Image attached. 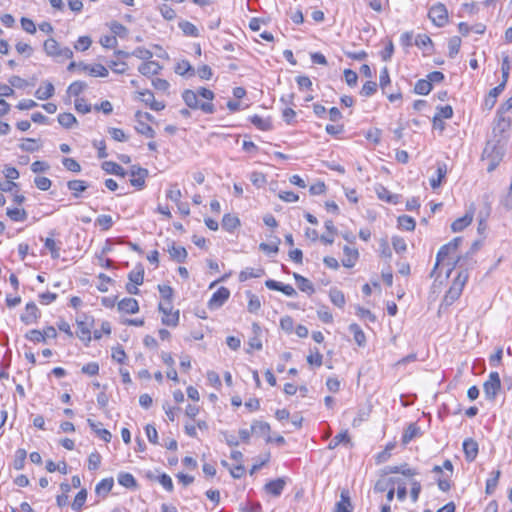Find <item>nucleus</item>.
I'll use <instances>...</instances> for the list:
<instances>
[{
    "mask_svg": "<svg viewBox=\"0 0 512 512\" xmlns=\"http://www.w3.org/2000/svg\"><path fill=\"white\" fill-rule=\"evenodd\" d=\"M101 463V455L98 452H92L88 457V469L96 470Z\"/></svg>",
    "mask_w": 512,
    "mask_h": 512,
    "instance_id": "69168bd1",
    "label": "nucleus"
},
{
    "mask_svg": "<svg viewBox=\"0 0 512 512\" xmlns=\"http://www.w3.org/2000/svg\"><path fill=\"white\" fill-rule=\"evenodd\" d=\"M166 197L177 204L180 203L182 194L176 184L170 186V189L166 193Z\"/></svg>",
    "mask_w": 512,
    "mask_h": 512,
    "instance_id": "680f3d73",
    "label": "nucleus"
},
{
    "mask_svg": "<svg viewBox=\"0 0 512 512\" xmlns=\"http://www.w3.org/2000/svg\"><path fill=\"white\" fill-rule=\"evenodd\" d=\"M214 97V92L204 87L196 90L187 89L182 93V98L189 108L200 109L206 114H212L215 111L212 103Z\"/></svg>",
    "mask_w": 512,
    "mask_h": 512,
    "instance_id": "f257e3e1",
    "label": "nucleus"
},
{
    "mask_svg": "<svg viewBox=\"0 0 512 512\" xmlns=\"http://www.w3.org/2000/svg\"><path fill=\"white\" fill-rule=\"evenodd\" d=\"M34 183L39 190L47 191L50 189L52 182L49 178L38 176L34 179Z\"/></svg>",
    "mask_w": 512,
    "mask_h": 512,
    "instance_id": "e2e57ef3",
    "label": "nucleus"
},
{
    "mask_svg": "<svg viewBox=\"0 0 512 512\" xmlns=\"http://www.w3.org/2000/svg\"><path fill=\"white\" fill-rule=\"evenodd\" d=\"M420 435V428L415 424L411 423L405 430L402 436L403 444H408L411 440Z\"/></svg>",
    "mask_w": 512,
    "mask_h": 512,
    "instance_id": "f704fd0d",
    "label": "nucleus"
},
{
    "mask_svg": "<svg viewBox=\"0 0 512 512\" xmlns=\"http://www.w3.org/2000/svg\"><path fill=\"white\" fill-rule=\"evenodd\" d=\"M78 68L82 71L88 72L89 75L94 77H107L109 72L102 64L87 65L85 63H78Z\"/></svg>",
    "mask_w": 512,
    "mask_h": 512,
    "instance_id": "9b49d317",
    "label": "nucleus"
},
{
    "mask_svg": "<svg viewBox=\"0 0 512 512\" xmlns=\"http://www.w3.org/2000/svg\"><path fill=\"white\" fill-rule=\"evenodd\" d=\"M86 87V83L82 81H75L69 85L67 93L70 96H78L86 89Z\"/></svg>",
    "mask_w": 512,
    "mask_h": 512,
    "instance_id": "603ef678",
    "label": "nucleus"
},
{
    "mask_svg": "<svg viewBox=\"0 0 512 512\" xmlns=\"http://www.w3.org/2000/svg\"><path fill=\"white\" fill-rule=\"evenodd\" d=\"M353 507L347 491H342L340 501L336 503V512H352Z\"/></svg>",
    "mask_w": 512,
    "mask_h": 512,
    "instance_id": "a878e982",
    "label": "nucleus"
},
{
    "mask_svg": "<svg viewBox=\"0 0 512 512\" xmlns=\"http://www.w3.org/2000/svg\"><path fill=\"white\" fill-rule=\"evenodd\" d=\"M501 387L500 376L498 372H491L488 379L483 384L484 393L487 399H494Z\"/></svg>",
    "mask_w": 512,
    "mask_h": 512,
    "instance_id": "423d86ee",
    "label": "nucleus"
},
{
    "mask_svg": "<svg viewBox=\"0 0 512 512\" xmlns=\"http://www.w3.org/2000/svg\"><path fill=\"white\" fill-rule=\"evenodd\" d=\"M251 123L262 131H268L272 128L271 122L268 119H264L259 115L251 117Z\"/></svg>",
    "mask_w": 512,
    "mask_h": 512,
    "instance_id": "a18cd8bd",
    "label": "nucleus"
},
{
    "mask_svg": "<svg viewBox=\"0 0 512 512\" xmlns=\"http://www.w3.org/2000/svg\"><path fill=\"white\" fill-rule=\"evenodd\" d=\"M95 224L102 230L107 231L113 225V219L110 215H100L97 217Z\"/></svg>",
    "mask_w": 512,
    "mask_h": 512,
    "instance_id": "5fc2aeb1",
    "label": "nucleus"
},
{
    "mask_svg": "<svg viewBox=\"0 0 512 512\" xmlns=\"http://www.w3.org/2000/svg\"><path fill=\"white\" fill-rule=\"evenodd\" d=\"M67 187L75 198H79L81 193L87 190L88 185L83 180H70L67 183Z\"/></svg>",
    "mask_w": 512,
    "mask_h": 512,
    "instance_id": "4be33fe9",
    "label": "nucleus"
},
{
    "mask_svg": "<svg viewBox=\"0 0 512 512\" xmlns=\"http://www.w3.org/2000/svg\"><path fill=\"white\" fill-rule=\"evenodd\" d=\"M349 442V435L347 431L341 432L337 434L329 443L328 448L334 449L336 448L340 443H348Z\"/></svg>",
    "mask_w": 512,
    "mask_h": 512,
    "instance_id": "4d7b16f0",
    "label": "nucleus"
},
{
    "mask_svg": "<svg viewBox=\"0 0 512 512\" xmlns=\"http://www.w3.org/2000/svg\"><path fill=\"white\" fill-rule=\"evenodd\" d=\"M118 309L124 313L134 314L138 312L139 305L136 299L127 297L118 303Z\"/></svg>",
    "mask_w": 512,
    "mask_h": 512,
    "instance_id": "a211bd4d",
    "label": "nucleus"
},
{
    "mask_svg": "<svg viewBox=\"0 0 512 512\" xmlns=\"http://www.w3.org/2000/svg\"><path fill=\"white\" fill-rule=\"evenodd\" d=\"M447 174V166L445 163H437L436 176L430 179V185L433 189L440 187L443 179Z\"/></svg>",
    "mask_w": 512,
    "mask_h": 512,
    "instance_id": "412c9836",
    "label": "nucleus"
},
{
    "mask_svg": "<svg viewBox=\"0 0 512 512\" xmlns=\"http://www.w3.org/2000/svg\"><path fill=\"white\" fill-rule=\"evenodd\" d=\"M89 426L91 427V429L105 442H110L111 440V433L106 430V429H103V428H100L99 425L100 424H97L95 422H93L91 419H88L87 420Z\"/></svg>",
    "mask_w": 512,
    "mask_h": 512,
    "instance_id": "e433bc0d",
    "label": "nucleus"
},
{
    "mask_svg": "<svg viewBox=\"0 0 512 512\" xmlns=\"http://www.w3.org/2000/svg\"><path fill=\"white\" fill-rule=\"evenodd\" d=\"M168 251L171 258L179 263L184 262L187 257V251L183 246L173 244Z\"/></svg>",
    "mask_w": 512,
    "mask_h": 512,
    "instance_id": "7c9ffc66",
    "label": "nucleus"
},
{
    "mask_svg": "<svg viewBox=\"0 0 512 512\" xmlns=\"http://www.w3.org/2000/svg\"><path fill=\"white\" fill-rule=\"evenodd\" d=\"M135 129L138 133H140L148 138H154V136H155L154 129L143 120L136 119Z\"/></svg>",
    "mask_w": 512,
    "mask_h": 512,
    "instance_id": "72a5a7b5",
    "label": "nucleus"
},
{
    "mask_svg": "<svg viewBox=\"0 0 512 512\" xmlns=\"http://www.w3.org/2000/svg\"><path fill=\"white\" fill-rule=\"evenodd\" d=\"M461 296L460 293L453 290L452 288H449V290L446 292L444 298H443V304L446 306L452 305L459 297Z\"/></svg>",
    "mask_w": 512,
    "mask_h": 512,
    "instance_id": "774afa93",
    "label": "nucleus"
},
{
    "mask_svg": "<svg viewBox=\"0 0 512 512\" xmlns=\"http://www.w3.org/2000/svg\"><path fill=\"white\" fill-rule=\"evenodd\" d=\"M398 225L400 228L406 230V231H413L415 229V220L408 216V215H402L398 217Z\"/></svg>",
    "mask_w": 512,
    "mask_h": 512,
    "instance_id": "c03bdc74",
    "label": "nucleus"
},
{
    "mask_svg": "<svg viewBox=\"0 0 512 512\" xmlns=\"http://www.w3.org/2000/svg\"><path fill=\"white\" fill-rule=\"evenodd\" d=\"M102 168L109 174L124 177L126 172L122 166L112 161H105L102 164Z\"/></svg>",
    "mask_w": 512,
    "mask_h": 512,
    "instance_id": "c85d7f7f",
    "label": "nucleus"
},
{
    "mask_svg": "<svg viewBox=\"0 0 512 512\" xmlns=\"http://www.w3.org/2000/svg\"><path fill=\"white\" fill-rule=\"evenodd\" d=\"M240 225L239 218L231 214H225L222 219L223 229L231 232Z\"/></svg>",
    "mask_w": 512,
    "mask_h": 512,
    "instance_id": "473e14b6",
    "label": "nucleus"
},
{
    "mask_svg": "<svg viewBox=\"0 0 512 512\" xmlns=\"http://www.w3.org/2000/svg\"><path fill=\"white\" fill-rule=\"evenodd\" d=\"M267 288L275 291H281L286 296L293 297L296 295V290L289 284H283L275 280H267L265 282Z\"/></svg>",
    "mask_w": 512,
    "mask_h": 512,
    "instance_id": "2eb2a0df",
    "label": "nucleus"
},
{
    "mask_svg": "<svg viewBox=\"0 0 512 512\" xmlns=\"http://www.w3.org/2000/svg\"><path fill=\"white\" fill-rule=\"evenodd\" d=\"M39 317V309L34 302L27 303L24 313L21 315V320L27 324H33Z\"/></svg>",
    "mask_w": 512,
    "mask_h": 512,
    "instance_id": "f8f14e48",
    "label": "nucleus"
},
{
    "mask_svg": "<svg viewBox=\"0 0 512 512\" xmlns=\"http://www.w3.org/2000/svg\"><path fill=\"white\" fill-rule=\"evenodd\" d=\"M329 297H330V300L331 302L338 306V307H343L344 304H345V297H344V294L338 290V289H331L330 292H329Z\"/></svg>",
    "mask_w": 512,
    "mask_h": 512,
    "instance_id": "8fccbe9b",
    "label": "nucleus"
},
{
    "mask_svg": "<svg viewBox=\"0 0 512 512\" xmlns=\"http://www.w3.org/2000/svg\"><path fill=\"white\" fill-rule=\"evenodd\" d=\"M129 281L136 285H141L144 280V270L141 267H138L132 270L128 275Z\"/></svg>",
    "mask_w": 512,
    "mask_h": 512,
    "instance_id": "864d4df0",
    "label": "nucleus"
},
{
    "mask_svg": "<svg viewBox=\"0 0 512 512\" xmlns=\"http://www.w3.org/2000/svg\"><path fill=\"white\" fill-rule=\"evenodd\" d=\"M86 498L87 492L85 489H82L75 496L74 501L72 503V509L76 512L80 511L86 501Z\"/></svg>",
    "mask_w": 512,
    "mask_h": 512,
    "instance_id": "3c124183",
    "label": "nucleus"
},
{
    "mask_svg": "<svg viewBox=\"0 0 512 512\" xmlns=\"http://www.w3.org/2000/svg\"><path fill=\"white\" fill-rule=\"evenodd\" d=\"M113 485H114V480L113 478H105L103 480H101L97 485H96V493L98 495H101V494H108L112 488H113Z\"/></svg>",
    "mask_w": 512,
    "mask_h": 512,
    "instance_id": "4c0bfd02",
    "label": "nucleus"
},
{
    "mask_svg": "<svg viewBox=\"0 0 512 512\" xmlns=\"http://www.w3.org/2000/svg\"><path fill=\"white\" fill-rule=\"evenodd\" d=\"M345 259L343 260V265L347 268H351L355 265L356 260L358 259V251L356 249L345 246L343 248Z\"/></svg>",
    "mask_w": 512,
    "mask_h": 512,
    "instance_id": "c756f323",
    "label": "nucleus"
},
{
    "mask_svg": "<svg viewBox=\"0 0 512 512\" xmlns=\"http://www.w3.org/2000/svg\"><path fill=\"white\" fill-rule=\"evenodd\" d=\"M463 451L466 457V460L471 462L473 461L478 454V444L476 441L472 439H466L463 442Z\"/></svg>",
    "mask_w": 512,
    "mask_h": 512,
    "instance_id": "6ab92c4d",
    "label": "nucleus"
},
{
    "mask_svg": "<svg viewBox=\"0 0 512 512\" xmlns=\"http://www.w3.org/2000/svg\"><path fill=\"white\" fill-rule=\"evenodd\" d=\"M383 473L385 475L400 473L406 477H413L418 474V472L415 469L410 468L408 466V464H403V465H399V466H397V465L386 466L383 469Z\"/></svg>",
    "mask_w": 512,
    "mask_h": 512,
    "instance_id": "ddd939ff",
    "label": "nucleus"
},
{
    "mask_svg": "<svg viewBox=\"0 0 512 512\" xmlns=\"http://www.w3.org/2000/svg\"><path fill=\"white\" fill-rule=\"evenodd\" d=\"M285 485L286 482L283 478H277L265 484L264 490L266 493L271 494L274 497H278L282 494Z\"/></svg>",
    "mask_w": 512,
    "mask_h": 512,
    "instance_id": "4468645a",
    "label": "nucleus"
},
{
    "mask_svg": "<svg viewBox=\"0 0 512 512\" xmlns=\"http://www.w3.org/2000/svg\"><path fill=\"white\" fill-rule=\"evenodd\" d=\"M161 68L162 67L157 61H146L139 66L138 71L142 75L150 77L158 74Z\"/></svg>",
    "mask_w": 512,
    "mask_h": 512,
    "instance_id": "dca6fc26",
    "label": "nucleus"
},
{
    "mask_svg": "<svg viewBox=\"0 0 512 512\" xmlns=\"http://www.w3.org/2000/svg\"><path fill=\"white\" fill-rule=\"evenodd\" d=\"M461 242H462V237H455L450 242H448L447 244L440 247V249L436 255V263H435L434 269L432 271V275L436 272L440 263L443 262L446 257H448L450 254L454 253L458 249Z\"/></svg>",
    "mask_w": 512,
    "mask_h": 512,
    "instance_id": "39448f33",
    "label": "nucleus"
},
{
    "mask_svg": "<svg viewBox=\"0 0 512 512\" xmlns=\"http://www.w3.org/2000/svg\"><path fill=\"white\" fill-rule=\"evenodd\" d=\"M44 50L48 56L57 60H65L73 57V52L69 47H61L53 38H49L44 42Z\"/></svg>",
    "mask_w": 512,
    "mask_h": 512,
    "instance_id": "7ed1b4c3",
    "label": "nucleus"
},
{
    "mask_svg": "<svg viewBox=\"0 0 512 512\" xmlns=\"http://www.w3.org/2000/svg\"><path fill=\"white\" fill-rule=\"evenodd\" d=\"M58 122L64 128H71L77 123L75 116L71 113H61L58 115Z\"/></svg>",
    "mask_w": 512,
    "mask_h": 512,
    "instance_id": "de8ad7c7",
    "label": "nucleus"
},
{
    "mask_svg": "<svg viewBox=\"0 0 512 512\" xmlns=\"http://www.w3.org/2000/svg\"><path fill=\"white\" fill-rule=\"evenodd\" d=\"M7 216L15 222H23L27 219V212L20 208H8Z\"/></svg>",
    "mask_w": 512,
    "mask_h": 512,
    "instance_id": "c9c22d12",
    "label": "nucleus"
},
{
    "mask_svg": "<svg viewBox=\"0 0 512 512\" xmlns=\"http://www.w3.org/2000/svg\"><path fill=\"white\" fill-rule=\"evenodd\" d=\"M503 156L504 148L501 145L494 142H487L482 153V159L488 162L487 171H494L501 162Z\"/></svg>",
    "mask_w": 512,
    "mask_h": 512,
    "instance_id": "f03ea898",
    "label": "nucleus"
},
{
    "mask_svg": "<svg viewBox=\"0 0 512 512\" xmlns=\"http://www.w3.org/2000/svg\"><path fill=\"white\" fill-rule=\"evenodd\" d=\"M389 482L394 488L397 486V499L401 502L404 501L407 496L406 483L398 477H390Z\"/></svg>",
    "mask_w": 512,
    "mask_h": 512,
    "instance_id": "5701e85b",
    "label": "nucleus"
},
{
    "mask_svg": "<svg viewBox=\"0 0 512 512\" xmlns=\"http://www.w3.org/2000/svg\"><path fill=\"white\" fill-rule=\"evenodd\" d=\"M175 72L181 76L187 75L188 73H190V75H193L194 69L191 66V64L189 63V61L182 60L177 63V65L175 67Z\"/></svg>",
    "mask_w": 512,
    "mask_h": 512,
    "instance_id": "09e8293b",
    "label": "nucleus"
},
{
    "mask_svg": "<svg viewBox=\"0 0 512 512\" xmlns=\"http://www.w3.org/2000/svg\"><path fill=\"white\" fill-rule=\"evenodd\" d=\"M376 194L379 199L384 200L388 203H397L398 196L391 194L388 189H386L384 186L379 185L375 188Z\"/></svg>",
    "mask_w": 512,
    "mask_h": 512,
    "instance_id": "2f4dec72",
    "label": "nucleus"
},
{
    "mask_svg": "<svg viewBox=\"0 0 512 512\" xmlns=\"http://www.w3.org/2000/svg\"><path fill=\"white\" fill-rule=\"evenodd\" d=\"M432 90V84L428 79H420L416 82L414 91L419 95H427Z\"/></svg>",
    "mask_w": 512,
    "mask_h": 512,
    "instance_id": "58836bf2",
    "label": "nucleus"
},
{
    "mask_svg": "<svg viewBox=\"0 0 512 512\" xmlns=\"http://www.w3.org/2000/svg\"><path fill=\"white\" fill-rule=\"evenodd\" d=\"M411 490H410V498L413 503L418 501L419 495L421 493V484L419 481L411 479L410 480Z\"/></svg>",
    "mask_w": 512,
    "mask_h": 512,
    "instance_id": "bf43d9fd",
    "label": "nucleus"
},
{
    "mask_svg": "<svg viewBox=\"0 0 512 512\" xmlns=\"http://www.w3.org/2000/svg\"><path fill=\"white\" fill-rule=\"evenodd\" d=\"M247 298H248V311L250 313H256L261 308V301L258 296L251 292H247Z\"/></svg>",
    "mask_w": 512,
    "mask_h": 512,
    "instance_id": "49530a36",
    "label": "nucleus"
},
{
    "mask_svg": "<svg viewBox=\"0 0 512 512\" xmlns=\"http://www.w3.org/2000/svg\"><path fill=\"white\" fill-rule=\"evenodd\" d=\"M469 275L466 270L460 271L457 277L453 280L450 288L462 294L463 288L468 281Z\"/></svg>",
    "mask_w": 512,
    "mask_h": 512,
    "instance_id": "b1692460",
    "label": "nucleus"
},
{
    "mask_svg": "<svg viewBox=\"0 0 512 512\" xmlns=\"http://www.w3.org/2000/svg\"><path fill=\"white\" fill-rule=\"evenodd\" d=\"M230 291L226 287H220L216 292L213 293L212 297L208 302L210 309L220 308L229 298Z\"/></svg>",
    "mask_w": 512,
    "mask_h": 512,
    "instance_id": "9d476101",
    "label": "nucleus"
},
{
    "mask_svg": "<svg viewBox=\"0 0 512 512\" xmlns=\"http://www.w3.org/2000/svg\"><path fill=\"white\" fill-rule=\"evenodd\" d=\"M453 116V109L450 105H445L437 108V112L433 118L434 125L441 122L443 119H450Z\"/></svg>",
    "mask_w": 512,
    "mask_h": 512,
    "instance_id": "cd10ccee",
    "label": "nucleus"
},
{
    "mask_svg": "<svg viewBox=\"0 0 512 512\" xmlns=\"http://www.w3.org/2000/svg\"><path fill=\"white\" fill-rule=\"evenodd\" d=\"M505 86L504 83H500L498 86L490 90L488 96L485 98L484 104L488 109L493 108L496 103L497 97L502 93Z\"/></svg>",
    "mask_w": 512,
    "mask_h": 512,
    "instance_id": "393cba45",
    "label": "nucleus"
},
{
    "mask_svg": "<svg viewBox=\"0 0 512 512\" xmlns=\"http://www.w3.org/2000/svg\"><path fill=\"white\" fill-rule=\"evenodd\" d=\"M62 164L68 171L75 172V173H78L81 171L80 164L73 158H69V157L63 158Z\"/></svg>",
    "mask_w": 512,
    "mask_h": 512,
    "instance_id": "052dcab7",
    "label": "nucleus"
},
{
    "mask_svg": "<svg viewBox=\"0 0 512 512\" xmlns=\"http://www.w3.org/2000/svg\"><path fill=\"white\" fill-rule=\"evenodd\" d=\"M473 221V213L467 212L463 217H460L456 219L451 224V229L453 232H460L463 229H465L467 226H469Z\"/></svg>",
    "mask_w": 512,
    "mask_h": 512,
    "instance_id": "aec40b11",
    "label": "nucleus"
},
{
    "mask_svg": "<svg viewBox=\"0 0 512 512\" xmlns=\"http://www.w3.org/2000/svg\"><path fill=\"white\" fill-rule=\"evenodd\" d=\"M392 246L397 253H403L407 249L406 241L399 236L392 237Z\"/></svg>",
    "mask_w": 512,
    "mask_h": 512,
    "instance_id": "0e129e2a",
    "label": "nucleus"
},
{
    "mask_svg": "<svg viewBox=\"0 0 512 512\" xmlns=\"http://www.w3.org/2000/svg\"><path fill=\"white\" fill-rule=\"evenodd\" d=\"M428 17L437 27H443L448 22V10L443 3H436L429 9Z\"/></svg>",
    "mask_w": 512,
    "mask_h": 512,
    "instance_id": "20e7f679",
    "label": "nucleus"
},
{
    "mask_svg": "<svg viewBox=\"0 0 512 512\" xmlns=\"http://www.w3.org/2000/svg\"><path fill=\"white\" fill-rule=\"evenodd\" d=\"M118 482L126 488H135L137 483L134 476L130 473H120L118 475Z\"/></svg>",
    "mask_w": 512,
    "mask_h": 512,
    "instance_id": "37998d69",
    "label": "nucleus"
},
{
    "mask_svg": "<svg viewBox=\"0 0 512 512\" xmlns=\"http://www.w3.org/2000/svg\"><path fill=\"white\" fill-rule=\"evenodd\" d=\"M461 46V39L457 36L452 37L448 42L449 57H455Z\"/></svg>",
    "mask_w": 512,
    "mask_h": 512,
    "instance_id": "6e6d98bb",
    "label": "nucleus"
},
{
    "mask_svg": "<svg viewBox=\"0 0 512 512\" xmlns=\"http://www.w3.org/2000/svg\"><path fill=\"white\" fill-rule=\"evenodd\" d=\"M179 28L186 36L197 37L199 35L198 28L189 21L183 20L179 22Z\"/></svg>",
    "mask_w": 512,
    "mask_h": 512,
    "instance_id": "ea45409f",
    "label": "nucleus"
},
{
    "mask_svg": "<svg viewBox=\"0 0 512 512\" xmlns=\"http://www.w3.org/2000/svg\"><path fill=\"white\" fill-rule=\"evenodd\" d=\"M294 279L297 282L298 288L305 293L313 294L314 293V287L313 284L305 277L301 276L300 274L294 273L293 274Z\"/></svg>",
    "mask_w": 512,
    "mask_h": 512,
    "instance_id": "bb28decb",
    "label": "nucleus"
},
{
    "mask_svg": "<svg viewBox=\"0 0 512 512\" xmlns=\"http://www.w3.org/2000/svg\"><path fill=\"white\" fill-rule=\"evenodd\" d=\"M159 11L162 15V17L166 20H173L175 17H176V12L175 10L170 7L169 5L167 4H162L160 7H159Z\"/></svg>",
    "mask_w": 512,
    "mask_h": 512,
    "instance_id": "338daca9",
    "label": "nucleus"
},
{
    "mask_svg": "<svg viewBox=\"0 0 512 512\" xmlns=\"http://www.w3.org/2000/svg\"><path fill=\"white\" fill-rule=\"evenodd\" d=\"M129 174L131 185L138 189H142L148 176V170L134 165L131 167Z\"/></svg>",
    "mask_w": 512,
    "mask_h": 512,
    "instance_id": "1a4fd4ad",
    "label": "nucleus"
},
{
    "mask_svg": "<svg viewBox=\"0 0 512 512\" xmlns=\"http://www.w3.org/2000/svg\"><path fill=\"white\" fill-rule=\"evenodd\" d=\"M45 247L50 251L51 257L53 259H57L60 256V247L57 245L54 239L52 238H46L45 240Z\"/></svg>",
    "mask_w": 512,
    "mask_h": 512,
    "instance_id": "13d9d810",
    "label": "nucleus"
},
{
    "mask_svg": "<svg viewBox=\"0 0 512 512\" xmlns=\"http://www.w3.org/2000/svg\"><path fill=\"white\" fill-rule=\"evenodd\" d=\"M270 426L263 421H254L251 425V432L260 436H265L269 433Z\"/></svg>",
    "mask_w": 512,
    "mask_h": 512,
    "instance_id": "a19ab883",
    "label": "nucleus"
},
{
    "mask_svg": "<svg viewBox=\"0 0 512 512\" xmlns=\"http://www.w3.org/2000/svg\"><path fill=\"white\" fill-rule=\"evenodd\" d=\"M159 310L163 313L162 323L167 326L175 327L179 321V311H173L171 302L159 304Z\"/></svg>",
    "mask_w": 512,
    "mask_h": 512,
    "instance_id": "0eeeda50",
    "label": "nucleus"
},
{
    "mask_svg": "<svg viewBox=\"0 0 512 512\" xmlns=\"http://www.w3.org/2000/svg\"><path fill=\"white\" fill-rule=\"evenodd\" d=\"M349 330L353 334L355 342L359 346H363L365 344L366 337L360 326L353 323L349 326Z\"/></svg>",
    "mask_w": 512,
    "mask_h": 512,
    "instance_id": "79ce46f5",
    "label": "nucleus"
},
{
    "mask_svg": "<svg viewBox=\"0 0 512 512\" xmlns=\"http://www.w3.org/2000/svg\"><path fill=\"white\" fill-rule=\"evenodd\" d=\"M92 319L88 316H83V319H77V337L89 343L91 340V327H92Z\"/></svg>",
    "mask_w": 512,
    "mask_h": 512,
    "instance_id": "6e6552de",
    "label": "nucleus"
},
{
    "mask_svg": "<svg viewBox=\"0 0 512 512\" xmlns=\"http://www.w3.org/2000/svg\"><path fill=\"white\" fill-rule=\"evenodd\" d=\"M55 93L54 85L46 81L35 91V97L39 100L50 99Z\"/></svg>",
    "mask_w": 512,
    "mask_h": 512,
    "instance_id": "f3484780",
    "label": "nucleus"
}]
</instances>
